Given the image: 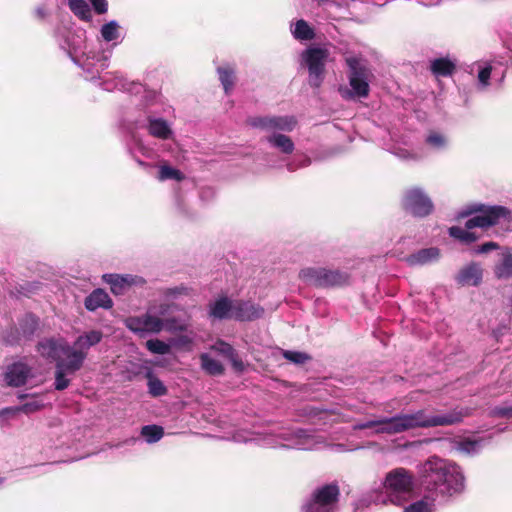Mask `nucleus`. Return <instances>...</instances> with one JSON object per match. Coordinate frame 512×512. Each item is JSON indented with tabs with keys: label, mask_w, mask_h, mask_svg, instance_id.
Returning <instances> with one entry per match:
<instances>
[{
	"label": "nucleus",
	"mask_w": 512,
	"mask_h": 512,
	"mask_svg": "<svg viewBox=\"0 0 512 512\" xmlns=\"http://www.w3.org/2000/svg\"><path fill=\"white\" fill-rule=\"evenodd\" d=\"M185 178L184 174L171 166L168 165H162L159 168V175L158 179L160 181H165L169 179H173L176 181H182Z\"/></svg>",
	"instance_id": "obj_37"
},
{
	"label": "nucleus",
	"mask_w": 512,
	"mask_h": 512,
	"mask_svg": "<svg viewBox=\"0 0 512 512\" xmlns=\"http://www.w3.org/2000/svg\"><path fill=\"white\" fill-rule=\"evenodd\" d=\"M455 70V63L448 58H438L431 62V71L436 76H450Z\"/></svg>",
	"instance_id": "obj_27"
},
{
	"label": "nucleus",
	"mask_w": 512,
	"mask_h": 512,
	"mask_svg": "<svg viewBox=\"0 0 512 512\" xmlns=\"http://www.w3.org/2000/svg\"><path fill=\"white\" fill-rule=\"evenodd\" d=\"M491 414L497 417L512 418V405L495 407Z\"/></svg>",
	"instance_id": "obj_49"
},
{
	"label": "nucleus",
	"mask_w": 512,
	"mask_h": 512,
	"mask_svg": "<svg viewBox=\"0 0 512 512\" xmlns=\"http://www.w3.org/2000/svg\"><path fill=\"white\" fill-rule=\"evenodd\" d=\"M146 348L152 353V354H158V355H165L170 352L171 345L159 340V339H150L146 342Z\"/></svg>",
	"instance_id": "obj_38"
},
{
	"label": "nucleus",
	"mask_w": 512,
	"mask_h": 512,
	"mask_svg": "<svg viewBox=\"0 0 512 512\" xmlns=\"http://www.w3.org/2000/svg\"><path fill=\"white\" fill-rule=\"evenodd\" d=\"M101 37L106 42L117 41L120 38V25L117 21L111 20L100 29Z\"/></svg>",
	"instance_id": "obj_31"
},
{
	"label": "nucleus",
	"mask_w": 512,
	"mask_h": 512,
	"mask_svg": "<svg viewBox=\"0 0 512 512\" xmlns=\"http://www.w3.org/2000/svg\"><path fill=\"white\" fill-rule=\"evenodd\" d=\"M483 271L480 264L472 262L463 267L456 276V281L462 286H477L482 281Z\"/></svg>",
	"instance_id": "obj_17"
},
{
	"label": "nucleus",
	"mask_w": 512,
	"mask_h": 512,
	"mask_svg": "<svg viewBox=\"0 0 512 512\" xmlns=\"http://www.w3.org/2000/svg\"><path fill=\"white\" fill-rule=\"evenodd\" d=\"M480 213L471 217L466 222V227L453 226L449 228L451 237L464 243H472L477 240L474 232L469 230L475 227L488 228L503 222H510L511 212L504 206H488L479 209Z\"/></svg>",
	"instance_id": "obj_7"
},
{
	"label": "nucleus",
	"mask_w": 512,
	"mask_h": 512,
	"mask_svg": "<svg viewBox=\"0 0 512 512\" xmlns=\"http://www.w3.org/2000/svg\"><path fill=\"white\" fill-rule=\"evenodd\" d=\"M97 14H105L108 10L107 0H89Z\"/></svg>",
	"instance_id": "obj_50"
},
{
	"label": "nucleus",
	"mask_w": 512,
	"mask_h": 512,
	"mask_svg": "<svg viewBox=\"0 0 512 512\" xmlns=\"http://www.w3.org/2000/svg\"><path fill=\"white\" fill-rule=\"evenodd\" d=\"M234 300L220 297L209 305V316L215 319L233 318Z\"/></svg>",
	"instance_id": "obj_19"
},
{
	"label": "nucleus",
	"mask_w": 512,
	"mask_h": 512,
	"mask_svg": "<svg viewBox=\"0 0 512 512\" xmlns=\"http://www.w3.org/2000/svg\"><path fill=\"white\" fill-rule=\"evenodd\" d=\"M467 414V412L457 409L444 414H429L426 410L420 409L413 413L397 414L367 424H357L354 425V429L374 426L377 427L378 432L397 434L416 428L454 425L461 422Z\"/></svg>",
	"instance_id": "obj_1"
},
{
	"label": "nucleus",
	"mask_w": 512,
	"mask_h": 512,
	"mask_svg": "<svg viewBox=\"0 0 512 512\" xmlns=\"http://www.w3.org/2000/svg\"><path fill=\"white\" fill-rule=\"evenodd\" d=\"M147 130L151 136L161 140H168L173 136L171 124L160 117H148Z\"/></svg>",
	"instance_id": "obj_18"
},
{
	"label": "nucleus",
	"mask_w": 512,
	"mask_h": 512,
	"mask_svg": "<svg viewBox=\"0 0 512 512\" xmlns=\"http://www.w3.org/2000/svg\"><path fill=\"white\" fill-rule=\"evenodd\" d=\"M36 13L40 18H43L45 16V11L43 8H37Z\"/></svg>",
	"instance_id": "obj_60"
},
{
	"label": "nucleus",
	"mask_w": 512,
	"mask_h": 512,
	"mask_svg": "<svg viewBox=\"0 0 512 512\" xmlns=\"http://www.w3.org/2000/svg\"><path fill=\"white\" fill-rule=\"evenodd\" d=\"M338 496L337 485H324L314 491L312 497L303 505L302 512H335Z\"/></svg>",
	"instance_id": "obj_11"
},
{
	"label": "nucleus",
	"mask_w": 512,
	"mask_h": 512,
	"mask_svg": "<svg viewBox=\"0 0 512 512\" xmlns=\"http://www.w3.org/2000/svg\"><path fill=\"white\" fill-rule=\"evenodd\" d=\"M103 332L101 330H89L79 335L70 346L63 338H46L38 343V352L47 359H57L63 355L69 359V367L79 370L88 355L91 347L101 342Z\"/></svg>",
	"instance_id": "obj_3"
},
{
	"label": "nucleus",
	"mask_w": 512,
	"mask_h": 512,
	"mask_svg": "<svg viewBox=\"0 0 512 512\" xmlns=\"http://www.w3.org/2000/svg\"><path fill=\"white\" fill-rule=\"evenodd\" d=\"M438 2H439V0H420V3L425 5V6L435 5Z\"/></svg>",
	"instance_id": "obj_59"
},
{
	"label": "nucleus",
	"mask_w": 512,
	"mask_h": 512,
	"mask_svg": "<svg viewBox=\"0 0 512 512\" xmlns=\"http://www.w3.org/2000/svg\"><path fill=\"white\" fill-rule=\"evenodd\" d=\"M310 163H311L310 158L306 157L303 159V161L299 165H296L294 162L288 163L287 169L289 171H295L299 167H306V166L310 165Z\"/></svg>",
	"instance_id": "obj_54"
},
{
	"label": "nucleus",
	"mask_w": 512,
	"mask_h": 512,
	"mask_svg": "<svg viewBox=\"0 0 512 512\" xmlns=\"http://www.w3.org/2000/svg\"><path fill=\"white\" fill-rule=\"evenodd\" d=\"M266 142L283 154H292L295 145L292 139L283 133H272L266 136Z\"/></svg>",
	"instance_id": "obj_23"
},
{
	"label": "nucleus",
	"mask_w": 512,
	"mask_h": 512,
	"mask_svg": "<svg viewBox=\"0 0 512 512\" xmlns=\"http://www.w3.org/2000/svg\"><path fill=\"white\" fill-rule=\"evenodd\" d=\"M84 305L87 310L95 311L98 308L109 309L113 302L104 290L96 289L86 297Z\"/></svg>",
	"instance_id": "obj_21"
},
{
	"label": "nucleus",
	"mask_w": 512,
	"mask_h": 512,
	"mask_svg": "<svg viewBox=\"0 0 512 512\" xmlns=\"http://www.w3.org/2000/svg\"><path fill=\"white\" fill-rule=\"evenodd\" d=\"M434 498L424 497L410 505H408L404 512H433Z\"/></svg>",
	"instance_id": "obj_34"
},
{
	"label": "nucleus",
	"mask_w": 512,
	"mask_h": 512,
	"mask_svg": "<svg viewBox=\"0 0 512 512\" xmlns=\"http://www.w3.org/2000/svg\"><path fill=\"white\" fill-rule=\"evenodd\" d=\"M71 59L75 64L80 66L86 73L87 80L100 79V86L107 91L125 89V80L113 73H101L108 67V57L104 55H96L95 53H83L78 55L77 49L72 47L68 51Z\"/></svg>",
	"instance_id": "obj_6"
},
{
	"label": "nucleus",
	"mask_w": 512,
	"mask_h": 512,
	"mask_svg": "<svg viewBox=\"0 0 512 512\" xmlns=\"http://www.w3.org/2000/svg\"><path fill=\"white\" fill-rule=\"evenodd\" d=\"M320 287H329L341 285L347 280V275L337 270H327L323 268Z\"/></svg>",
	"instance_id": "obj_29"
},
{
	"label": "nucleus",
	"mask_w": 512,
	"mask_h": 512,
	"mask_svg": "<svg viewBox=\"0 0 512 512\" xmlns=\"http://www.w3.org/2000/svg\"><path fill=\"white\" fill-rule=\"evenodd\" d=\"M52 360L56 361L55 388L57 390H64L70 383V380L66 378V375L73 374L77 370H73L69 367V359L63 355H60L59 358Z\"/></svg>",
	"instance_id": "obj_20"
},
{
	"label": "nucleus",
	"mask_w": 512,
	"mask_h": 512,
	"mask_svg": "<svg viewBox=\"0 0 512 512\" xmlns=\"http://www.w3.org/2000/svg\"><path fill=\"white\" fill-rule=\"evenodd\" d=\"M263 314L264 309L251 301L234 300L233 319L237 321H253Z\"/></svg>",
	"instance_id": "obj_16"
},
{
	"label": "nucleus",
	"mask_w": 512,
	"mask_h": 512,
	"mask_svg": "<svg viewBox=\"0 0 512 512\" xmlns=\"http://www.w3.org/2000/svg\"><path fill=\"white\" fill-rule=\"evenodd\" d=\"M211 348L228 359L235 353L234 348L230 344L221 340L217 341Z\"/></svg>",
	"instance_id": "obj_47"
},
{
	"label": "nucleus",
	"mask_w": 512,
	"mask_h": 512,
	"mask_svg": "<svg viewBox=\"0 0 512 512\" xmlns=\"http://www.w3.org/2000/svg\"><path fill=\"white\" fill-rule=\"evenodd\" d=\"M323 268H304L300 271L299 277L308 285L320 287Z\"/></svg>",
	"instance_id": "obj_30"
},
{
	"label": "nucleus",
	"mask_w": 512,
	"mask_h": 512,
	"mask_svg": "<svg viewBox=\"0 0 512 512\" xmlns=\"http://www.w3.org/2000/svg\"><path fill=\"white\" fill-rule=\"evenodd\" d=\"M478 86L480 89H485L489 86V79L492 72V65L490 62H479L478 64Z\"/></svg>",
	"instance_id": "obj_35"
},
{
	"label": "nucleus",
	"mask_w": 512,
	"mask_h": 512,
	"mask_svg": "<svg viewBox=\"0 0 512 512\" xmlns=\"http://www.w3.org/2000/svg\"><path fill=\"white\" fill-rule=\"evenodd\" d=\"M201 368L209 375L218 376L224 372L223 365L216 359L210 357L207 353L200 355Z\"/></svg>",
	"instance_id": "obj_28"
},
{
	"label": "nucleus",
	"mask_w": 512,
	"mask_h": 512,
	"mask_svg": "<svg viewBox=\"0 0 512 512\" xmlns=\"http://www.w3.org/2000/svg\"><path fill=\"white\" fill-rule=\"evenodd\" d=\"M20 340H21V334L18 331V329H16V328L15 329H11L4 336L5 343H7L9 345H15V344L19 343Z\"/></svg>",
	"instance_id": "obj_48"
},
{
	"label": "nucleus",
	"mask_w": 512,
	"mask_h": 512,
	"mask_svg": "<svg viewBox=\"0 0 512 512\" xmlns=\"http://www.w3.org/2000/svg\"><path fill=\"white\" fill-rule=\"evenodd\" d=\"M414 488V476L405 468H395L388 472L383 481L382 490H375L358 501L359 506L393 504L401 506L407 502Z\"/></svg>",
	"instance_id": "obj_4"
},
{
	"label": "nucleus",
	"mask_w": 512,
	"mask_h": 512,
	"mask_svg": "<svg viewBox=\"0 0 512 512\" xmlns=\"http://www.w3.org/2000/svg\"><path fill=\"white\" fill-rule=\"evenodd\" d=\"M422 485L437 496H452L463 492L465 478L458 465L436 456L430 457L419 469Z\"/></svg>",
	"instance_id": "obj_2"
},
{
	"label": "nucleus",
	"mask_w": 512,
	"mask_h": 512,
	"mask_svg": "<svg viewBox=\"0 0 512 512\" xmlns=\"http://www.w3.org/2000/svg\"><path fill=\"white\" fill-rule=\"evenodd\" d=\"M2 482V479H0V483Z\"/></svg>",
	"instance_id": "obj_63"
},
{
	"label": "nucleus",
	"mask_w": 512,
	"mask_h": 512,
	"mask_svg": "<svg viewBox=\"0 0 512 512\" xmlns=\"http://www.w3.org/2000/svg\"><path fill=\"white\" fill-rule=\"evenodd\" d=\"M393 154L403 160H419L424 156L423 152L409 150L402 147H395Z\"/></svg>",
	"instance_id": "obj_39"
},
{
	"label": "nucleus",
	"mask_w": 512,
	"mask_h": 512,
	"mask_svg": "<svg viewBox=\"0 0 512 512\" xmlns=\"http://www.w3.org/2000/svg\"><path fill=\"white\" fill-rule=\"evenodd\" d=\"M219 79L224 87V90L226 93L229 92L230 89H232L234 85V75L233 71L229 68H219Z\"/></svg>",
	"instance_id": "obj_40"
},
{
	"label": "nucleus",
	"mask_w": 512,
	"mask_h": 512,
	"mask_svg": "<svg viewBox=\"0 0 512 512\" xmlns=\"http://www.w3.org/2000/svg\"><path fill=\"white\" fill-rule=\"evenodd\" d=\"M138 163H139V165H141V166H146V164H145L144 162L140 161V160L138 161Z\"/></svg>",
	"instance_id": "obj_62"
},
{
	"label": "nucleus",
	"mask_w": 512,
	"mask_h": 512,
	"mask_svg": "<svg viewBox=\"0 0 512 512\" xmlns=\"http://www.w3.org/2000/svg\"><path fill=\"white\" fill-rule=\"evenodd\" d=\"M17 397H18V399H19V400H21V401H23V400H25V399L30 398V396H29L28 394H23V393L18 394V396H17Z\"/></svg>",
	"instance_id": "obj_61"
},
{
	"label": "nucleus",
	"mask_w": 512,
	"mask_h": 512,
	"mask_svg": "<svg viewBox=\"0 0 512 512\" xmlns=\"http://www.w3.org/2000/svg\"><path fill=\"white\" fill-rule=\"evenodd\" d=\"M340 92L344 98H346V99L352 98V92L348 88L340 89Z\"/></svg>",
	"instance_id": "obj_58"
},
{
	"label": "nucleus",
	"mask_w": 512,
	"mask_h": 512,
	"mask_svg": "<svg viewBox=\"0 0 512 512\" xmlns=\"http://www.w3.org/2000/svg\"><path fill=\"white\" fill-rule=\"evenodd\" d=\"M229 360L236 371H243L244 363L242 362L241 359L237 357L236 352L233 354L232 357L229 358Z\"/></svg>",
	"instance_id": "obj_52"
},
{
	"label": "nucleus",
	"mask_w": 512,
	"mask_h": 512,
	"mask_svg": "<svg viewBox=\"0 0 512 512\" xmlns=\"http://www.w3.org/2000/svg\"><path fill=\"white\" fill-rule=\"evenodd\" d=\"M346 63L349 66L350 70H352V59L351 58H346ZM347 78L349 80V83L352 85V71H350L347 74Z\"/></svg>",
	"instance_id": "obj_57"
},
{
	"label": "nucleus",
	"mask_w": 512,
	"mask_h": 512,
	"mask_svg": "<svg viewBox=\"0 0 512 512\" xmlns=\"http://www.w3.org/2000/svg\"><path fill=\"white\" fill-rule=\"evenodd\" d=\"M68 6L70 10L80 19H91L90 7L85 0H68Z\"/></svg>",
	"instance_id": "obj_32"
},
{
	"label": "nucleus",
	"mask_w": 512,
	"mask_h": 512,
	"mask_svg": "<svg viewBox=\"0 0 512 512\" xmlns=\"http://www.w3.org/2000/svg\"><path fill=\"white\" fill-rule=\"evenodd\" d=\"M21 412L20 406L7 407L0 410V416H14Z\"/></svg>",
	"instance_id": "obj_53"
},
{
	"label": "nucleus",
	"mask_w": 512,
	"mask_h": 512,
	"mask_svg": "<svg viewBox=\"0 0 512 512\" xmlns=\"http://www.w3.org/2000/svg\"><path fill=\"white\" fill-rule=\"evenodd\" d=\"M402 205L407 212L415 217H425L433 210L431 199L420 188L407 190L404 194Z\"/></svg>",
	"instance_id": "obj_13"
},
{
	"label": "nucleus",
	"mask_w": 512,
	"mask_h": 512,
	"mask_svg": "<svg viewBox=\"0 0 512 512\" xmlns=\"http://www.w3.org/2000/svg\"><path fill=\"white\" fill-rule=\"evenodd\" d=\"M141 435L147 443H156L163 437L164 430L157 425H147L142 428Z\"/></svg>",
	"instance_id": "obj_33"
},
{
	"label": "nucleus",
	"mask_w": 512,
	"mask_h": 512,
	"mask_svg": "<svg viewBox=\"0 0 512 512\" xmlns=\"http://www.w3.org/2000/svg\"><path fill=\"white\" fill-rule=\"evenodd\" d=\"M163 323V330H166L170 333L187 331L189 327V323L187 321L175 317L163 319Z\"/></svg>",
	"instance_id": "obj_36"
},
{
	"label": "nucleus",
	"mask_w": 512,
	"mask_h": 512,
	"mask_svg": "<svg viewBox=\"0 0 512 512\" xmlns=\"http://www.w3.org/2000/svg\"><path fill=\"white\" fill-rule=\"evenodd\" d=\"M44 407V403L38 397H31L29 401L25 402L23 405H20L21 412L25 414H32L41 410Z\"/></svg>",
	"instance_id": "obj_42"
},
{
	"label": "nucleus",
	"mask_w": 512,
	"mask_h": 512,
	"mask_svg": "<svg viewBox=\"0 0 512 512\" xmlns=\"http://www.w3.org/2000/svg\"><path fill=\"white\" fill-rule=\"evenodd\" d=\"M31 376V367L24 361H14L5 366L0 382L7 387H20L26 384L28 378Z\"/></svg>",
	"instance_id": "obj_14"
},
{
	"label": "nucleus",
	"mask_w": 512,
	"mask_h": 512,
	"mask_svg": "<svg viewBox=\"0 0 512 512\" xmlns=\"http://www.w3.org/2000/svg\"><path fill=\"white\" fill-rule=\"evenodd\" d=\"M439 256V249L435 247H430L421 249L418 252L408 256L406 258V261L410 266L426 265L438 260Z\"/></svg>",
	"instance_id": "obj_22"
},
{
	"label": "nucleus",
	"mask_w": 512,
	"mask_h": 512,
	"mask_svg": "<svg viewBox=\"0 0 512 512\" xmlns=\"http://www.w3.org/2000/svg\"><path fill=\"white\" fill-rule=\"evenodd\" d=\"M194 342V336L191 334L180 335L175 338L172 344L178 348H184L188 351L192 349V344Z\"/></svg>",
	"instance_id": "obj_45"
},
{
	"label": "nucleus",
	"mask_w": 512,
	"mask_h": 512,
	"mask_svg": "<svg viewBox=\"0 0 512 512\" xmlns=\"http://www.w3.org/2000/svg\"><path fill=\"white\" fill-rule=\"evenodd\" d=\"M376 60V53L364 46H354V98L367 97L370 83L374 79L371 64Z\"/></svg>",
	"instance_id": "obj_8"
},
{
	"label": "nucleus",
	"mask_w": 512,
	"mask_h": 512,
	"mask_svg": "<svg viewBox=\"0 0 512 512\" xmlns=\"http://www.w3.org/2000/svg\"><path fill=\"white\" fill-rule=\"evenodd\" d=\"M249 124L269 134L287 133L295 129L297 120L293 116H264L249 119Z\"/></svg>",
	"instance_id": "obj_12"
},
{
	"label": "nucleus",
	"mask_w": 512,
	"mask_h": 512,
	"mask_svg": "<svg viewBox=\"0 0 512 512\" xmlns=\"http://www.w3.org/2000/svg\"><path fill=\"white\" fill-rule=\"evenodd\" d=\"M290 30L293 37L299 41H309L315 37L314 29L303 19L291 24Z\"/></svg>",
	"instance_id": "obj_25"
},
{
	"label": "nucleus",
	"mask_w": 512,
	"mask_h": 512,
	"mask_svg": "<svg viewBox=\"0 0 512 512\" xmlns=\"http://www.w3.org/2000/svg\"><path fill=\"white\" fill-rule=\"evenodd\" d=\"M149 393L152 396H162L166 393V387L163 382L157 378H150L148 381Z\"/></svg>",
	"instance_id": "obj_44"
},
{
	"label": "nucleus",
	"mask_w": 512,
	"mask_h": 512,
	"mask_svg": "<svg viewBox=\"0 0 512 512\" xmlns=\"http://www.w3.org/2000/svg\"><path fill=\"white\" fill-rule=\"evenodd\" d=\"M494 274L498 279H509L512 277V253L504 251L494 266Z\"/></svg>",
	"instance_id": "obj_24"
},
{
	"label": "nucleus",
	"mask_w": 512,
	"mask_h": 512,
	"mask_svg": "<svg viewBox=\"0 0 512 512\" xmlns=\"http://www.w3.org/2000/svg\"><path fill=\"white\" fill-rule=\"evenodd\" d=\"M103 280L110 285V289L115 295H123L132 287H142L145 279L132 274H105Z\"/></svg>",
	"instance_id": "obj_15"
},
{
	"label": "nucleus",
	"mask_w": 512,
	"mask_h": 512,
	"mask_svg": "<svg viewBox=\"0 0 512 512\" xmlns=\"http://www.w3.org/2000/svg\"><path fill=\"white\" fill-rule=\"evenodd\" d=\"M481 448V442L478 440H463L460 441L457 444V449L460 452L466 453V454H474L477 453Z\"/></svg>",
	"instance_id": "obj_41"
},
{
	"label": "nucleus",
	"mask_w": 512,
	"mask_h": 512,
	"mask_svg": "<svg viewBox=\"0 0 512 512\" xmlns=\"http://www.w3.org/2000/svg\"><path fill=\"white\" fill-rule=\"evenodd\" d=\"M331 449L336 451V452H343V451H348L349 450V445L347 444H342V443H339V444H333L331 446Z\"/></svg>",
	"instance_id": "obj_56"
},
{
	"label": "nucleus",
	"mask_w": 512,
	"mask_h": 512,
	"mask_svg": "<svg viewBox=\"0 0 512 512\" xmlns=\"http://www.w3.org/2000/svg\"><path fill=\"white\" fill-rule=\"evenodd\" d=\"M498 248V244L495 243V242H487V243H484L480 246H478L476 249H475V253L476 254H484V253H488L492 250H495Z\"/></svg>",
	"instance_id": "obj_51"
},
{
	"label": "nucleus",
	"mask_w": 512,
	"mask_h": 512,
	"mask_svg": "<svg viewBox=\"0 0 512 512\" xmlns=\"http://www.w3.org/2000/svg\"><path fill=\"white\" fill-rule=\"evenodd\" d=\"M329 50L322 46H310L300 55V66L308 70V83L319 88L324 80L325 66L329 60Z\"/></svg>",
	"instance_id": "obj_10"
},
{
	"label": "nucleus",
	"mask_w": 512,
	"mask_h": 512,
	"mask_svg": "<svg viewBox=\"0 0 512 512\" xmlns=\"http://www.w3.org/2000/svg\"><path fill=\"white\" fill-rule=\"evenodd\" d=\"M236 442L256 441L265 447H286L298 450L316 449L322 443L320 437L310 434L304 430L284 429L280 432L267 434H255L247 431H239L233 436Z\"/></svg>",
	"instance_id": "obj_5"
},
{
	"label": "nucleus",
	"mask_w": 512,
	"mask_h": 512,
	"mask_svg": "<svg viewBox=\"0 0 512 512\" xmlns=\"http://www.w3.org/2000/svg\"><path fill=\"white\" fill-rule=\"evenodd\" d=\"M425 144L431 150L442 151L448 147L449 140L441 132L430 131L425 138Z\"/></svg>",
	"instance_id": "obj_26"
},
{
	"label": "nucleus",
	"mask_w": 512,
	"mask_h": 512,
	"mask_svg": "<svg viewBox=\"0 0 512 512\" xmlns=\"http://www.w3.org/2000/svg\"><path fill=\"white\" fill-rule=\"evenodd\" d=\"M24 321H25V326L22 327V329H23V333L22 334H23V337L28 338L36 330L37 325H38V320L33 315H27L25 317Z\"/></svg>",
	"instance_id": "obj_46"
},
{
	"label": "nucleus",
	"mask_w": 512,
	"mask_h": 512,
	"mask_svg": "<svg viewBox=\"0 0 512 512\" xmlns=\"http://www.w3.org/2000/svg\"><path fill=\"white\" fill-rule=\"evenodd\" d=\"M283 356L286 360L295 364H303L310 359L308 354L298 351H283Z\"/></svg>",
	"instance_id": "obj_43"
},
{
	"label": "nucleus",
	"mask_w": 512,
	"mask_h": 512,
	"mask_svg": "<svg viewBox=\"0 0 512 512\" xmlns=\"http://www.w3.org/2000/svg\"><path fill=\"white\" fill-rule=\"evenodd\" d=\"M170 309L167 303H161L158 307L150 306L148 310L138 316H130L125 319V326L135 334L145 336L147 334H158L163 331V319Z\"/></svg>",
	"instance_id": "obj_9"
},
{
	"label": "nucleus",
	"mask_w": 512,
	"mask_h": 512,
	"mask_svg": "<svg viewBox=\"0 0 512 512\" xmlns=\"http://www.w3.org/2000/svg\"><path fill=\"white\" fill-rule=\"evenodd\" d=\"M184 292H186V288H184V287H176V288L167 289L166 292H165V295L167 297L175 298V297H177V295L182 294Z\"/></svg>",
	"instance_id": "obj_55"
}]
</instances>
